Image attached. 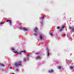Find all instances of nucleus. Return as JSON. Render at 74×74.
<instances>
[{"label": "nucleus", "instance_id": "obj_5", "mask_svg": "<svg viewBox=\"0 0 74 74\" xmlns=\"http://www.w3.org/2000/svg\"><path fill=\"white\" fill-rule=\"evenodd\" d=\"M49 73H53V71L51 70V71L49 70Z\"/></svg>", "mask_w": 74, "mask_h": 74}, {"label": "nucleus", "instance_id": "obj_13", "mask_svg": "<svg viewBox=\"0 0 74 74\" xmlns=\"http://www.w3.org/2000/svg\"><path fill=\"white\" fill-rule=\"evenodd\" d=\"M13 52H14V53H17V52L16 51H13Z\"/></svg>", "mask_w": 74, "mask_h": 74}, {"label": "nucleus", "instance_id": "obj_10", "mask_svg": "<svg viewBox=\"0 0 74 74\" xmlns=\"http://www.w3.org/2000/svg\"><path fill=\"white\" fill-rule=\"evenodd\" d=\"M26 59L24 58L23 59V62H26Z\"/></svg>", "mask_w": 74, "mask_h": 74}, {"label": "nucleus", "instance_id": "obj_30", "mask_svg": "<svg viewBox=\"0 0 74 74\" xmlns=\"http://www.w3.org/2000/svg\"><path fill=\"white\" fill-rule=\"evenodd\" d=\"M19 54H20V55H21V53H20Z\"/></svg>", "mask_w": 74, "mask_h": 74}, {"label": "nucleus", "instance_id": "obj_19", "mask_svg": "<svg viewBox=\"0 0 74 74\" xmlns=\"http://www.w3.org/2000/svg\"><path fill=\"white\" fill-rule=\"evenodd\" d=\"M34 34L35 36H37V34Z\"/></svg>", "mask_w": 74, "mask_h": 74}, {"label": "nucleus", "instance_id": "obj_21", "mask_svg": "<svg viewBox=\"0 0 74 74\" xmlns=\"http://www.w3.org/2000/svg\"><path fill=\"white\" fill-rule=\"evenodd\" d=\"M20 29H22V27H21L20 28Z\"/></svg>", "mask_w": 74, "mask_h": 74}, {"label": "nucleus", "instance_id": "obj_26", "mask_svg": "<svg viewBox=\"0 0 74 74\" xmlns=\"http://www.w3.org/2000/svg\"><path fill=\"white\" fill-rule=\"evenodd\" d=\"M16 70H17V71H18V70H19V69H16Z\"/></svg>", "mask_w": 74, "mask_h": 74}, {"label": "nucleus", "instance_id": "obj_8", "mask_svg": "<svg viewBox=\"0 0 74 74\" xmlns=\"http://www.w3.org/2000/svg\"><path fill=\"white\" fill-rule=\"evenodd\" d=\"M36 59H41V57L40 56H38L37 57Z\"/></svg>", "mask_w": 74, "mask_h": 74}, {"label": "nucleus", "instance_id": "obj_7", "mask_svg": "<svg viewBox=\"0 0 74 74\" xmlns=\"http://www.w3.org/2000/svg\"><path fill=\"white\" fill-rule=\"evenodd\" d=\"M23 30H24V32H25V31H27V29L23 28Z\"/></svg>", "mask_w": 74, "mask_h": 74}, {"label": "nucleus", "instance_id": "obj_4", "mask_svg": "<svg viewBox=\"0 0 74 74\" xmlns=\"http://www.w3.org/2000/svg\"><path fill=\"white\" fill-rule=\"evenodd\" d=\"M47 55L48 56H49V50L48 49H47Z\"/></svg>", "mask_w": 74, "mask_h": 74}, {"label": "nucleus", "instance_id": "obj_15", "mask_svg": "<svg viewBox=\"0 0 74 74\" xmlns=\"http://www.w3.org/2000/svg\"><path fill=\"white\" fill-rule=\"evenodd\" d=\"M69 29H72V27H69Z\"/></svg>", "mask_w": 74, "mask_h": 74}, {"label": "nucleus", "instance_id": "obj_24", "mask_svg": "<svg viewBox=\"0 0 74 74\" xmlns=\"http://www.w3.org/2000/svg\"><path fill=\"white\" fill-rule=\"evenodd\" d=\"M64 26H63L62 27V29H63V28H64Z\"/></svg>", "mask_w": 74, "mask_h": 74}, {"label": "nucleus", "instance_id": "obj_33", "mask_svg": "<svg viewBox=\"0 0 74 74\" xmlns=\"http://www.w3.org/2000/svg\"><path fill=\"white\" fill-rule=\"evenodd\" d=\"M14 74V73H13V74Z\"/></svg>", "mask_w": 74, "mask_h": 74}, {"label": "nucleus", "instance_id": "obj_11", "mask_svg": "<svg viewBox=\"0 0 74 74\" xmlns=\"http://www.w3.org/2000/svg\"><path fill=\"white\" fill-rule=\"evenodd\" d=\"M0 65L2 66H3V67H4V64H0Z\"/></svg>", "mask_w": 74, "mask_h": 74}, {"label": "nucleus", "instance_id": "obj_12", "mask_svg": "<svg viewBox=\"0 0 74 74\" xmlns=\"http://www.w3.org/2000/svg\"><path fill=\"white\" fill-rule=\"evenodd\" d=\"M72 32H74V28H73L72 30Z\"/></svg>", "mask_w": 74, "mask_h": 74}, {"label": "nucleus", "instance_id": "obj_17", "mask_svg": "<svg viewBox=\"0 0 74 74\" xmlns=\"http://www.w3.org/2000/svg\"><path fill=\"white\" fill-rule=\"evenodd\" d=\"M44 16H43V17H42V19H44Z\"/></svg>", "mask_w": 74, "mask_h": 74}, {"label": "nucleus", "instance_id": "obj_9", "mask_svg": "<svg viewBox=\"0 0 74 74\" xmlns=\"http://www.w3.org/2000/svg\"><path fill=\"white\" fill-rule=\"evenodd\" d=\"M74 68V66H71L70 67V68L71 69H73V68Z\"/></svg>", "mask_w": 74, "mask_h": 74}, {"label": "nucleus", "instance_id": "obj_14", "mask_svg": "<svg viewBox=\"0 0 74 74\" xmlns=\"http://www.w3.org/2000/svg\"><path fill=\"white\" fill-rule=\"evenodd\" d=\"M61 66H59V67H58V69H61Z\"/></svg>", "mask_w": 74, "mask_h": 74}, {"label": "nucleus", "instance_id": "obj_22", "mask_svg": "<svg viewBox=\"0 0 74 74\" xmlns=\"http://www.w3.org/2000/svg\"><path fill=\"white\" fill-rule=\"evenodd\" d=\"M51 36H53V34H52V33H51Z\"/></svg>", "mask_w": 74, "mask_h": 74}, {"label": "nucleus", "instance_id": "obj_23", "mask_svg": "<svg viewBox=\"0 0 74 74\" xmlns=\"http://www.w3.org/2000/svg\"><path fill=\"white\" fill-rule=\"evenodd\" d=\"M12 51H14V48H12Z\"/></svg>", "mask_w": 74, "mask_h": 74}, {"label": "nucleus", "instance_id": "obj_20", "mask_svg": "<svg viewBox=\"0 0 74 74\" xmlns=\"http://www.w3.org/2000/svg\"><path fill=\"white\" fill-rule=\"evenodd\" d=\"M57 29H59V27H57Z\"/></svg>", "mask_w": 74, "mask_h": 74}, {"label": "nucleus", "instance_id": "obj_2", "mask_svg": "<svg viewBox=\"0 0 74 74\" xmlns=\"http://www.w3.org/2000/svg\"><path fill=\"white\" fill-rule=\"evenodd\" d=\"M7 22H9V23H10V25H12V21H11V20H7Z\"/></svg>", "mask_w": 74, "mask_h": 74}, {"label": "nucleus", "instance_id": "obj_27", "mask_svg": "<svg viewBox=\"0 0 74 74\" xmlns=\"http://www.w3.org/2000/svg\"><path fill=\"white\" fill-rule=\"evenodd\" d=\"M3 23L2 22L1 23H0V24H3Z\"/></svg>", "mask_w": 74, "mask_h": 74}, {"label": "nucleus", "instance_id": "obj_3", "mask_svg": "<svg viewBox=\"0 0 74 74\" xmlns=\"http://www.w3.org/2000/svg\"><path fill=\"white\" fill-rule=\"evenodd\" d=\"M37 30H38L37 29V28L36 27V28L34 29V32H37Z\"/></svg>", "mask_w": 74, "mask_h": 74}, {"label": "nucleus", "instance_id": "obj_31", "mask_svg": "<svg viewBox=\"0 0 74 74\" xmlns=\"http://www.w3.org/2000/svg\"><path fill=\"white\" fill-rule=\"evenodd\" d=\"M28 60H29V58H27Z\"/></svg>", "mask_w": 74, "mask_h": 74}, {"label": "nucleus", "instance_id": "obj_16", "mask_svg": "<svg viewBox=\"0 0 74 74\" xmlns=\"http://www.w3.org/2000/svg\"><path fill=\"white\" fill-rule=\"evenodd\" d=\"M21 52H24V53H25L26 52V51H22Z\"/></svg>", "mask_w": 74, "mask_h": 74}, {"label": "nucleus", "instance_id": "obj_28", "mask_svg": "<svg viewBox=\"0 0 74 74\" xmlns=\"http://www.w3.org/2000/svg\"><path fill=\"white\" fill-rule=\"evenodd\" d=\"M66 36V34H64L63 35V36Z\"/></svg>", "mask_w": 74, "mask_h": 74}, {"label": "nucleus", "instance_id": "obj_18", "mask_svg": "<svg viewBox=\"0 0 74 74\" xmlns=\"http://www.w3.org/2000/svg\"><path fill=\"white\" fill-rule=\"evenodd\" d=\"M62 30H63V29H61L60 30V32H61V31H62Z\"/></svg>", "mask_w": 74, "mask_h": 74}, {"label": "nucleus", "instance_id": "obj_32", "mask_svg": "<svg viewBox=\"0 0 74 74\" xmlns=\"http://www.w3.org/2000/svg\"><path fill=\"white\" fill-rule=\"evenodd\" d=\"M2 71H3V69H2Z\"/></svg>", "mask_w": 74, "mask_h": 74}, {"label": "nucleus", "instance_id": "obj_1", "mask_svg": "<svg viewBox=\"0 0 74 74\" xmlns=\"http://www.w3.org/2000/svg\"><path fill=\"white\" fill-rule=\"evenodd\" d=\"M14 64L16 66H21L22 65V62L21 61H18V63H15Z\"/></svg>", "mask_w": 74, "mask_h": 74}, {"label": "nucleus", "instance_id": "obj_29", "mask_svg": "<svg viewBox=\"0 0 74 74\" xmlns=\"http://www.w3.org/2000/svg\"><path fill=\"white\" fill-rule=\"evenodd\" d=\"M27 56H29V54L27 55Z\"/></svg>", "mask_w": 74, "mask_h": 74}, {"label": "nucleus", "instance_id": "obj_25", "mask_svg": "<svg viewBox=\"0 0 74 74\" xmlns=\"http://www.w3.org/2000/svg\"><path fill=\"white\" fill-rule=\"evenodd\" d=\"M12 67H11L10 68V69H12Z\"/></svg>", "mask_w": 74, "mask_h": 74}, {"label": "nucleus", "instance_id": "obj_6", "mask_svg": "<svg viewBox=\"0 0 74 74\" xmlns=\"http://www.w3.org/2000/svg\"><path fill=\"white\" fill-rule=\"evenodd\" d=\"M40 40H42V39L43 38V37H42V36L41 35L40 36Z\"/></svg>", "mask_w": 74, "mask_h": 74}]
</instances>
